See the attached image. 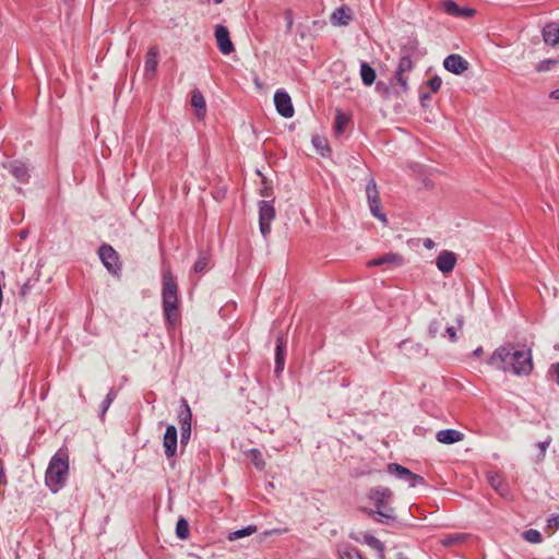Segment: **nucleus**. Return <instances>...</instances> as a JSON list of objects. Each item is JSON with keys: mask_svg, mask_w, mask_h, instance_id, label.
I'll return each instance as SVG.
<instances>
[{"mask_svg": "<svg viewBox=\"0 0 559 559\" xmlns=\"http://www.w3.org/2000/svg\"><path fill=\"white\" fill-rule=\"evenodd\" d=\"M488 364L497 370L515 376H528L533 371L531 349L513 343L499 346L490 356Z\"/></svg>", "mask_w": 559, "mask_h": 559, "instance_id": "nucleus-1", "label": "nucleus"}, {"mask_svg": "<svg viewBox=\"0 0 559 559\" xmlns=\"http://www.w3.org/2000/svg\"><path fill=\"white\" fill-rule=\"evenodd\" d=\"M69 475V457L66 452L58 451L48 464L45 483L51 492H58L67 481Z\"/></svg>", "mask_w": 559, "mask_h": 559, "instance_id": "nucleus-2", "label": "nucleus"}, {"mask_svg": "<svg viewBox=\"0 0 559 559\" xmlns=\"http://www.w3.org/2000/svg\"><path fill=\"white\" fill-rule=\"evenodd\" d=\"M369 499L374 503L373 514L377 522L389 525L396 521L394 509L390 506L393 499V492L390 488L382 486L372 488Z\"/></svg>", "mask_w": 559, "mask_h": 559, "instance_id": "nucleus-3", "label": "nucleus"}, {"mask_svg": "<svg viewBox=\"0 0 559 559\" xmlns=\"http://www.w3.org/2000/svg\"><path fill=\"white\" fill-rule=\"evenodd\" d=\"M178 287L175 278L170 273L163 275V310L166 319L173 322V317L176 314L178 307Z\"/></svg>", "mask_w": 559, "mask_h": 559, "instance_id": "nucleus-4", "label": "nucleus"}, {"mask_svg": "<svg viewBox=\"0 0 559 559\" xmlns=\"http://www.w3.org/2000/svg\"><path fill=\"white\" fill-rule=\"evenodd\" d=\"M366 195L371 214L383 224L388 223L386 215L380 210V197L377 183L370 178L366 185Z\"/></svg>", "mask_w": 559, "mask_h": 559, "instance_id": "nucleus-5", "label": "nucleus"}, {"mask_svg": "<svg viewBox=\"0 0 559 559\" xmlns=\"http://www.w3.org/2000/svg\"><path fill=\"white\" fill-rule=\"evenodd\" d=\"M98 254L102 263L110 274H120L121 263L119 261V255L110 245L103 243L98 249Z\"/></svg>", "mask_w": 559, "mask_h": 559, "instance_id": "nucleus-6", "label": "nucleus"}, {"mask_svg": "<svg viewBox=\"0 0 559 559\" xmlns=\"http://www.w3.org/2000/svg\"><path fill=\"white\" fill-rule=\"evenodd\" d=\"M275 218V207L273 202L262 200L259 202V226L263 237L271 233V223Z\"/></svg>", "mask_w": 559, "mask_h": 559, "instance_id": "nucleus-7", "label": "nucleus"}, {"mask_svg": "<svg viewBox=\"0 0 559 559\" xmlns=\"http://www.w3.org/2000/svg\"><path fill=\"white\" fill-rule=\"evenodd\" d=\"M388 472L391 475L406 481L411 488L417 487L419 485H425L424 477H421L417 474H414L408 468H406L397 463H390L388 465Z\"/></svg>", "mask_w": 559, "mask_h": 559, "instance_id": "nucleus-8", "label": "nucleus"}, {"mask_svg": "<svg viewBox=\"0 0 559 559\" xmlns=\"http://www.w3.org/2000/svg\"><path fill=\"white\" fill-rule=\"evenodd\" d=\"M276 111L284 118H292L295 114L289 94L284 90H277L274 94Z\"/></svg>", "mask_w": 559, "mask_h": 559, "instance_id": "nucleus-9", "label": "nucleus"}, {"mask_svg": "<svg viewBox=\"0 0 559 559\" xmlns=\"http://www.w3.org/2000/svg\"><path fill=\"white\" fill-rule=\"evenodd\" d=\"M215 39L217 44V48L223 55H230L234 50V44L229 36V31L224 25H217L215 27Z\"/></svg>", "mask_w": 559, "mask_h": 559, "instance_id": "nucleus-10", "label": "nucleus"}, {"mask_svg": "<svg viewBox=\"0 0 559 559\" xmlns=\"http://www.w3.org/2000/svg\"><path fill=\"white\" fill-rule=\"evenodd\" d=\"M469 63L461 55L452 53L443 60V67L447 71L461 75L468 69Z\"/></svg>", "mask_w": 559, "mask_h": 559, "instance_id": "nucleus-11", "label": "nucleus"}, {"mask_svg": "<svg viewBox=\"0 0 559 559\" xmlns=\"http://www.w3.org/2000/svg\"><path fill=\"white\" fill-rule=\"evenodd\" d=\"M178 433L174 425H168L163 438V447L165 455L169 459L176 455L177 452Z\"/></svg>", "mask_w": 559, "mask_h": 559, "instance_id": "nucleus-12", "label": "nucleus"}, {"mask_svg": "<svg viewBox=\"0 0 559 559\" xmlns=\"http://www.w3.org/2000/svg\"><path fill=\"white\" fill-rule=\"evenodd\" d=\"M456 254L449 250H442L436 259V266L443 274L452 272L456 265Z\"/></svg>", "mask_w": 559, "mask_h": 559, "instance_id": "nucleus-13", "label": "nucleus"}, {"mask_svg": "<svg viewBox=\"0 0 559 559\" xmlns=\"http://www.w3.org/2000/svg\"><path fill=\"white\" fill-rule=\"evenodd\" d=\"M4 167L19 182L26 183L28 181L29 171L25 163L14 160L4 165Z\"/></svg>", "mask_w": 559, "mask_h": 559, "instance_id": "nucleus-14", "label": "nucleus"}, {"mask_svg": "<svg viewBox=\"0 0 559 559\" xmlns=\"http://www.w3.org/2000/svg\"><path fill=\"white\" fill-rule=\"evenodd\" d=\"M487 481L501 497L507 498L510 495L509 485L499 473L488 472Z\"/></svg>", "mask_w": 559, "mask_h": 559, "instance_id": "nucleus-15", "label": "nucleus"}, {"mask_svg": "<svg viewBox=\"0 0 559 559\" xmlns=\"http://www.w3.org/2000/svg\"><path fill=\"white\" fill-rule=\"evenodd\" d=\"M542 36L546 45L552 47L559 45V24L556 22L546 24L543 27Z\"/></svg>", "mask_w": 559, "mask_h": 559, "instance_id": "nucleus-16", "label": "nucleus"}, {"mask_svg": "<svg viewBox=\"0 0 559 559\" xmlns=\"http://www.w3.org/2000/svg\"><path fill=\"white\" fill-rule=\"evenodd\" d=\"M158 64V49L157 47H151L145 56L144 62V76L152 78L157 69Z\"/></svg>", "mask_w": 559, "mask_h": 559, "instance_id": "nucleus-17", "label": "nucleus"}, {"mask_svg": "<svg viewBox=\"0 0 559 559\" xmlns=\"http://www.w3.org/2000/svg\"><path fill=\"white\" fill-rule=\"evenodd\" d=\"M352 19V10L347 7H340L333 11L331 23L335 26H345L349 24Z\"/></svg>", "mask_w": 559, "mask_h": 559, "instance_id": "nucleus-18", "label": "nucleus"}, {"mask_svg": "<svg viewBox=\"0 0 559 559\" xmlns=\"http://www.w3.org/2000/svg\"><path fill=\"white\" fill-rule=\"evenodd\" d=\"M436 439L443 444H453L463 439V433L455 429H443L437 432Z\"/></svg>", "mask_w": 559, "mask_h": 559, "instance_id": "nucleus-19", "label": "nucleus"}, {"mask_svg": "<svg viewBox=\"0 0 559 559\" xmlns=\"http://www.w3.org/2000/svg\"><path fill=\"white\" fill-rule=\"evenodd\" d=\"M402 263H403V258L401 255L390 252V253L383 254L382 257H379V258L368 261L367 265L368 266H379V265H383V264L401 265Z\"/></svg>", "mask_w": 559, "mask_h": 559, "instance_id": "nucleus-20", "label": "nucleus"}, {"mask_svg": "<svg viewBox=\"0 0 559 559\" xmlns=\"http://www.w3.org/2000/svg\"><path fill=\"white\" fill-rule=\"evenodd\" d=\"M285 347H286V343H285L283 336L278 335L276 338V349H275V372H281L284 369Z\"/></svg>", "mask_w": 559, "mask_h": 559, "instance_id": "nucleus-21", "label": "nucleus"}, {"mask_svg": "<svg viewBox=\"0 0 559 559\" xmlns=\"http://www.w3.org/2000/svg\"><path fill=\"white\" fill-rule=\"evenodd\" d=\"M192 412L188 402L182 399L180 409L178 412V424L180 428H191Z\"/></svg>", "mask_w": 559, "mask_h": 559, "instance_id": "nucleus-22", "label": "nucleus"}, {"mask_svg": "<svg viewBox=\"0 0 559 559\" xmlns=\"http://www.w3.org/2000/svg\"><path fill=\"white\" fill-rule=\"evenodd\" d=\"M191 105L195 109L197 117L202 119L206 114V104L204 96L199 90H194L191 95Z\"/></svg>", "mask_w": 559, "mask_h": 559, "instance_id": "nucleus-23", "label": "nucleus"}, {"mask_svg": "<svg viewBox=\"0 0 559 559\" xmlns=\"http://www.w3.org/2000/svg\"><path fill=\"white\" fill-rule=\"evenodd\" d=\"M360 76H361L362 83L367 86H370L374 83L377 73H376V70L371 66H369L367 62H361Z\"/></svg>", "mask_w": 559, "mask_h": 559, "instance_id": "nucleus-24", "label": "nucleus"}, {"mask_svg": "<svg viewBox=\"0 0 559 559\" xmlns=\"http://www.w3.org/2000/svg\"><path fill=\"white\" fill-rule=\"evenodd\" d=\"M349 122V116L337 109L335 115L334 132L340 135L344 132L347 123Z\"/></svg>", "mask_w": 559, "mask_h": 559, "instance_id": "nucleus-25", "label": "nucleus"}, {"mask_svg": "<svg viewBox=\"0 0 559 559\" xmlns=\"http://www.w3.org/2000/svg\"><path fill=\"white\" fill-rule=\"evenodd\" d=\"M210 262H211L210 253L206 251H201L199 253V257H198L195 263H194L193 271L195 273H201V272L205 271L209 267Z\"/></svg>", "mask_w": 559, "mask_h": 559, "instance_id": "nucleus-26", "label": "nucleus"}, {"mask_svg": "<svg viewBox=\"0 0 559 559\" xmlns=\"http://www.w3.org/2000/svg\"><path fill=\"white\" fill-rule=\"evenodd\" d=\"M255 532H257V526L255 525H248V526L242 527L240 530H236L234 532H230L228 534V539L229 540H236V539H239V538H243V537L250 536V535H252Z\"/></svg>", "mask_w": 559, "mask_h": 559, "instance_id": "nucleus-27", "label": "nucleus"}, {"mask_svg": "<svg viewBox=\"0 0 559 559\" xmlns=\"http://www.w3.org/2000/svg\"><path fill=\"white\" fill-rule=\"evenodd\" d=\"M117 397V391L115 389H110L109 392L106 394L104 401L100 404V417L103 418L110 407L111 403Z\"/></svg>", "mask_w": 559, "mask_h": 559, "instance_id": "nucleus-28", "label": "nucleus"}, {"mask_svg": "<svg viewBox=\"0 0 559 559\" xmlns=\"http://www.w3.org/2000/svg\"><path fill=\"white\" fill-rule=\"evenodd\" d=\"M189 523L186 519L180 518L176 525V534L178 538L186 539L189 536Z\"/></svg>", "mask_w": 559, "mask_h": 559, "instance_id": "nucleus-29", "label": "nucleus"}, {"mask_svg": "<svg viewBox=\"0 0 559 559\" xmlns=\"http://www.w3.org/2000/svg\"><path fill=\"white\" fill-rule=\"evenodd\" d=\"M465 539H466L465 534L455 533V534H451V535H448L444 538H442L441 544L444 547H450V546L456 545L459 543H462Z\"/></svg>", "mask_w": 559, "mask_h": 559, "instance_id": "nucleus-30", "label": "nucleus"}, {"mask_svg": "<svg viewBox=\"0 0 559 559\" xmlns=\"http://www.w3.org/2000/svg\"><path fill=\"white\" fill-rule=\"evenodd\" d=\"M443 11L451 16H459L460 7L453 0H445L441 3Z\"/></svg>", "mask_w": 559, "mask_h": 559, "instance_id": "nucleus-31", "label": "nucleus"}, {"mask_svg": "<svg viewBox=\"0 0 559 559\" xmlns=\"http://www.w3.org/2000/svg\"><path fill=\"white\" fill-rule=\"evenodd\" d=\"M523 538L530 543H539L542 540V534L534 528H530L522 534Z\"/></svg>", "mask_w": 559, "mask_h": 559, "instance_id": "nucleus-32", "label": "nucleus"}, {"mask_svg": "<svg viewBox=\"0 0 559 559\" xmlns=\"http://www.w3.org/2000/svg\"><path fill=\"white\" fill-rule=\"evenodd\" d=\"M413 69V61L409 57L405 56L400 59L396 72L405 73Z\"/></svg>", "mask_w": 559, "mask_h": 559, "instance_id": "nucleus-33", "label": "nucleus"}, {"mask_svg": "<svg viewBox=\"0 0 559 559\" xmlns=\"http://www.w3.org/2000/svg\"><path fill=\"white\" fill-rule=\"evenodd\" d=\"M312 144L316 147V150L318 152H320V154L322 156L325 155L324 151H329L326 141L323 138L319 136V135H316V136L312 138Z\"/></svg>", "mask_w": 559, "mask_h": 559, "instance_id": "nucleus-34", "label": "nucleus"}, {"mask_svg": "<svg viewBox=\"0 0 559 559\" xmlns=\"http://www.w3.org/2000/svg\"><path fill=\"white\" fill-rule=\"evenodd\" d=\"M365 539L367 545L378 550L379 556H383L384 546L378 538L373 536H366Z\"/></svg>", "mask_w": 559, "mask_h": 559, "instance_id": "nucleus-35", "label": "nucleus"}, {"mask_svg": "<svg viewBox=\"0 0 559 559\" xmlns=\"http://www.w3.org/2000/svg\"><path fill=\"white\" fill-rule=\"evenodd\" d=\"M441 325H442L441 322H439L438 320H432L428 328L429 336L436 337L438 335V333L440 332Z\"/></svg>", "mask_w": 559, "mask_h": 559, "instance_id": "nucleus-36", "label": "nucleus"}, {"mask_svg": "<svg viewBox=\"0 0 559 559\" xmlns=\"http://www.w3.org/2000/svg\"><path fill=\"white\" fill-rule=\"evenodd\" d=\"M441 84H442V80L436 75L433 78H431L429 81H428V86L430 87V90L433 92V93H437L440 87H441Z\"/></svg>", "mask_w": 559, "mask_h": 559, "instance_id": "nucleus-37", "label": "nucleus"}, {"mask_svg": "<svg viewBox=\"0 0 559 559\" xmlns=\"http://www.w3.org/2000/svg\"><path fill=\"white\" fill-rule=\"evenodd\" d=\"M191 437V428H180V444L185 447Z\"/></svg>", "mask_w": 559, "mask_h": 559, "instance_id": "nucleus-38", "label": "nucleus"}, {"mask_svg": "<svg viewBox=\"0 0 559 559\" xmlns=\"http://www.w3.org/2000/svg\"><path fill=\"white\" fill-rule=\"evenodd\" d=\"M395 79L403 91L408 88L407 79L404 76V73L395 72Z\"/></svg>", "mask_w": 559, "mask_h": 559, "instance_id": "nucleus-39", "label": "nucleus"}, {"mask_svg": "<svg viewBox=\"0 0 559 559\" xmlns=\"http://www.w3.org/2000/svg\"><path fill=\"white\" fill-rule=\"evenodd\" d=\"M33 283L31 280H27L21 287V290H20V295L22 297H26L27 294H29V292L32 290L33 288Z\"/></svg>", "mask_w": 559, "mask_h": 559, "instance_id": "nucleus-40", "label": "nucleus"}, {"mask_svg": "<svg viewBox=\"0 0 559 559\" xmlns=\"http://www.w3.org/2000/svg\"><path fill=\"white\" fill-rule=\"evenodd\" d=\"M476 14V10L472 8H460L459 16L472 17Z\"/></svg>", "mask_w": 559, "mask_h": 559, "instance_id": "nucleus-41", "label": "nucleus"}, {"mask_svg": "<svg viewBox=\"0 0 559 559\" xmlns=\"http://www.w3.org/2000/svg\"><path fill=\"white\" fill-rule=\"evenodd\" d=\"M549 374H551L555 382L559 385V362L551 365Z\"/></svg>", "mask_w": 559, "mask_h": 559, "instance_id": "nucleus-42", "label": "nucleus"}, {"mask_svg": "<svg viewBox=\"0 0 559 559\" xmlns=\"http://www.w3.org/2000/svg\"><path fill=\"white\" fill-rule=\"evenodd\" d=\"M445 333L448 334L449 340L452 343H455L457 341L456 330L454 326L447 328Z\"/></svg>", "mask_w": 559, "mask_h": 559, "instance_id": "nucleus-43", "label": "nucleus"}, {"mask_svg": "<svg viewBox=\"0 0 559 559\" xmlns=\"http://www.w3.org/2000/svg\"><path fill=\"white\" fill-rule=\"evenodd\" d=\"M285 19H286V27H287V31H292V27H293V15L290 13V11H287L286 14H285Z\"/></svg>", "mask_w": 559, "mask_h": 559, "instance_id": "nucleus-44", "label": "nucleus"}, {"mask_svg": "<svg viewBox=\"0 0 559 559\" xmlns=\"http://www.w3.org/2000/svg\"><path fill=\"white\" fill-rule=\"evenodd\" d=\"M547 522L548 526H555L559 528V515H551Z\"/></svg>", "mask_w": 559, "mask_h": 559, "instance_id": "nucleus-45", "label": "nucleus"}, {"mask_svg": "<svg viewBox=\"0 0 559 559\" xmlns=\"http://www.w3.org/2000/svg\"><path fill=\"white\" fill-rule=\"evenodd\" d=\"M5 484H7V477H5L4 466H3L2 461H0V485H5Z\"/></svg>", "mask_w": 559, "mask_h": 559, "instance_id": "nucleus-46", "label": "nucleus"}, {"mask_svg": "<svg viewBox=\"0 0 559 559\" xmlns=\"http://www.w3.org/2000/svg\"><path fill=\"white\" fill-rule=\"evenodd\" d=\"M347 559H361V556L353 548L346 552Z\"/></svg>", "mask_w": 559, "mask_h": 559, "instance_id": "nucleus-47", "label": "nucleus"}, {"mask_svg": "<svg viewBox=\"0 0 559 559\" xmlns=\"http://www.w3.org/2000/svg\"><path fill=\"white\" fill-rule=\"evenodd\" d=\"M429 99H430V94L429 93L420 94V104H421V106L426 107L427 106V102Z\"/></svg>", "mask_w": 559, "mask_h": 559, "instance_id": "nucleus-48", "label": "nucleus"}, {"mask_svg": "<svg viewBox=\"0 0 559 559\" xmlns=\"http://www.w3.org/2000/svg\"><path fill=\"white\" fill-rule=\"evenodd\" d=\"M423 243H424V247L427 249H433L436 246L435 241L431 238L424 239Z\"/></svg>", "mask_w": 559, "mask_h": 559, "instance_id": "nucleus-49", "label": "nucleus"}, {"mask_svg": "<svg viewBox=\"0 0 559 559\" xmlns=\"http://www.w3.org/2000/svg\"><path fill=\"white\" fill-rule=\"evenodd\" d=\"M549 444H550V440H546V441L539 442L537 445H538L540 452L545 453V451L547 450Z\"/></svg>", "mask_w": 559, "mask_h": 559, "instance_id": "nucleus-50", "label": "nucleus"}, {"mask_svg": "<svg viewBox=\"0 0 559 559\" xmlns=\"http://www.w3.org/2000/svg\"><path fill=\"white\" fill-rule=\"evenodd\" d=\"M254 464L259 469H262L264 467V462L261 459H254Z\"/></svg>", "mask_w": 559, "mask_h": 559, "instance_id": "nucleus-51", "label": "nucleus"}, {"mask_svg": "<svg viewBox=\"0 0 559 559\" xmlns=\"http://www.w3.org/2000/svg\"><path fill=\"white\" fill-rule=\"evenodd\" d=\"M550 97H551V98H555V99H559V88L554 90V91L550 93Z\"/></svg>", "mask_w": 559, "mask_h": 559, "instance_id": "nucleus-52", "label": "nucleus"}, {"mask_svg": "<svg viewBox=\"0 0 559 559\" xmlns=\"http://www.w3.org/2000/svg\"><path fill=\"white\" fill-rule=\"evenodd\" d=\"M463 322H464V317L462 314H460L457 318H456V323L459 325V328H462L463 326Z\"/></svg>", "mask_w": 559, "mask_h": 559, "instance_id": "nucleus-53", "label": "nucleus"}, {"mask_svg": "<svg viewBox=\"0 0 559 559\" xmlns=\"http://www.w3.org/2000/svg\"><path fill=\"white\" fill-rule=\"evenodd\" d=\"M261 195H262V197H269V195H270V188L264 187V188L261 190Z\"/></svg>", "mask_w": 559, "mask_h": 559, "instance_id": "nucleus-54", "label": "nucleus"}, {"mask_svg": "<svg viewBox=\"0 0 559 559\" xmlns=\"http://www.w3.org/2000/svg\"><path fill=\"white\" fill-rule=\"evenodd\" d=\"M28 235V231L26 229H23L20 231V238L21 239H25Z\"/></svg>", "mask_w": 559, "mask_h": 559, "instance_id": "nucleus-55", "label": "nucleus"}, {"mask_svg": "<svg viewBox=\"0 0 559 559\" xmlns=\"http://www.w3.org/2000/svg\"><path fill=\"white\" fill-rule=\"evenodd\" d=\"M483 353V348L481 347H478L474 350V355L475 356H479L480 354Z\"/></svg>", "mask_w": 559, "mask_h": 559, "instance_id": "nucleus-56", "label": "nucleus"}, {"mask_svg": "<svg viewBox=\"0 0 559 559\" xmlns=\"http://www.w3.org/2000/svg\"><path fill=\"white\" fill-rule=\"evenodd\" d=\"M544 63H546V67H549V63H555L552 60H546Z\"/></svg>", "mask_w": 559, "mask_h": 559, "instance_id": "nucleus-57", "label": "nucleus"}, {"mask_svg": "<svg viewBox=\"0 0 559 559\" xmlns=\"http://www.w3.org/2000/svg\"><path fill=\"white\" fill-rule=\"evenodd\" d=\"M544 63H546V67H549V63H555L552 60H546Z\"/></svg>", "mask_w": 559, "mask_h": 559, "instance_id": "nucleus-58", "label": "nucleus"}, {"mask_svg": "<svg viewBox=\"0 0 559 559\" xmlns=\"http://www.w3.org/2000/svg\"><path fill=\"white\" fill-rule=\"evenodd\" d=\"M215 4L222 3L224 0H213Z\"/></svg>", "mask_w": 559, "mask_h": 559, "instance_id": "nucleus-59", "label": "nucleus"}, {"mask_svg": "<svg viewBox=\"0 0 559 559\" xmlns=\"http://www.w3.org/2000/svg\"><path fill=\"white\" fill-rule=\"evenodd\" d=\"M252 452L255 454V455H260V452L257 450V449H253Z\"/></svg>", "mask_w": 559, "mask_h": 559, "instance_id": "nucleus-60", "label": "nucleus"}, {"mask_svg": "<svg viewBox=\"0 0 559 559\" xmlns=\"http://www.w3.org/2000/svg\"><path fill=\"white\" fill-rule=\"evenodd\" d=\"M545 69H547V68H546V67L540 66L538 70H539V71H542V70H545Z\"/></svg>", "mask_w": 559, "mask_h": 559, "instance_id": "nucleus-61", "label": "nucleus"}]
</instances>
